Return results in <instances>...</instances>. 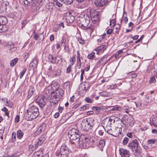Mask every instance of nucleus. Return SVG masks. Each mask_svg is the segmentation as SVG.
I'll return each instance as SVG.
<instances>
[{"mask_svg":"<svg viewBox=\"0 0 157 157\" xmlns=\"http://www.w3.org/2000/svg\"><path fill=\"white\" fill-rule=\"evenodd\" d=\"M45 138L43 136L40 137L39 139L37 144L35 145V147H37L38 146H41L45 140Z\"/></svg>","mask_w":157,"mask_h":157,"instance_id":"obj_20","label":"nucleus"},{"mask_svg":"<svg viewBox=\"0 0 157 157\" xmlns=\"http://www.w3.org/2000/svg\"><path fill=\"white\" fill-rule=\"evenodd\" d=\"M134 155L137 157H140L141 154V148H131Z\"/></svg>","mask_w":157,"mask_h":157,"instance_id":"obj_10","label":"nucleus"},{"mask_svg":"<svg viewBox=\"0 0 157 157\" xmlns=\"http://www.w3.org/2000/svg\"><path fill=\"white\" fill-rule=\"evenodd\" d=\"M7 23V18L4 16H0V24L5 25Z\"/></svg>","mask_w":157,"mask_h":157,"instance_id":"obj_21","label":"nucleus"},{"mask_svg":"<svg viewBox=\"0 0 157 157\" xmlns=\"http://www.w3.org/2000/svg\"><path fill=\"white\" fill-rule=\"evenodd\" d=\"M123 52L121 50L117 51L116 53L113 56V57H114L115 59H117L121 57V54Z\"/></svg>","mask_w":157,"mask_h":157,"instance_id":"obj_26","label":"nucleus"},{"mask_svg":"<svg viewBox=\"0 0 157 157\" xmlns=\"http://www.w3.org/2000/svg\"><path fill=\"white\" fill-rule=\"evenodd\" d=\"M68 135L70 140H76L79 137V131L77 129L72 128L68 132Z\"/></svg>","mask_w":157,"mask_h":157,"instance_id":"obj_5","label":"nucleus"},{"mask_svg":"<svg viewBox=\"0 0 157 157\" xmlns=\"http://www.w3.org/2000/svg\"><path fill=\"white\" fill-rule=\"evenodd\" d=\"M85 101L89 103H92L93 102V100L89 98H86L85 99Z\"/></svg>","mask_w":157,"mask_h":157,"instance_id":"obj_59","label":"nucleus"},{"mask_svg":"<svg viewBox=\"0 0 157 157\" xmlns=\"http://www.w3.org/2000/svg\"><path fill=\"white\" fill-rule=\"evenodd\" d=\"M33 0H24V4L25 5H28L31 3Z\"/></svg>","mask_w":157,"mask_h":157,"instance_id":"obj_54","label":"nucleus"},{"mask_svg":"<svg viewBox=\"0 0 157 157\" xmlns=\"http://www.w3.org/2000/svg\"><path fill=\"white\" fill-rule=\"evenodd\" d=\"M1 110L5 112L6 116H7L8 118L9 117V113L8 111V109L5 107H4L3 109H1Z\"/></svg>","mask_w":157,"mask_h":157,"instance_id":"obj_42","label":"nucleus"},{"mask_svg":"<svg viewBox=\"0 0 157 157\" xmlns=\"http://www.w3.org/2000/svg\"><path fill=\"white\" fill-rule=\"evenodd\" d=\"M71 67H72V65H69V66L67 68V71H66V72L67 73H69L70 72L71 70Z\"/></svg>","mask_w":157,"mask_h":157,"instance_id":"obj_62","label":"nucleus"},{"mask_svg":"<svg viewBox=\"0 0 157 157\" xmlns=\"http://www.w3.org/2000/svg\"><path fill=\"white\" fill-rule=\"evenodd\" d=\"M105 145V141L104 140H100L98 142V146L99 147H104Z\"/></svg>","mask_w":157,"mask_h":157,"instance_id":"obj_34","label":"nucleus"},{"mask_svg":"<svg viewBox=\"0 0 157 157\" xmlns=\"http://www.w3.org/2000/svg\"><path fill=\"white\" fill-rule=\"evenodd\" d=\"M27 117L28 120H32L36 118L39 115L38 109L36 106H33L29 107L27 110Z\"/></svg>","mask_w":157,"mask_h":157,"instance_id":"obj_2","label":"nucleus"},{"mask_svg":"<svg viewBox=\"0 0 157 157\" xmlns=\"http://www.w3.org/2000/svg\"><path fill=\"white\" fill-rule=\"evenodd\" d=\"M107 2V0H95L94 2L96 6L98 7H103Z\"/></svg>","mask_w":157,"mask_h":157,"instance_id":"obj_8","label":"nucleus"},{"mask_svg":"<svg viewBox=\"0 0 157 157\" xmlns=\"http://www.w3.org/2000/svg\"><path fill=\"white\" fill-rule=\"evenodd\" d=\"M81 81H82V80L83 78V75L84 74V70L83 69H82L81 70Z\"/></svg>","mask_w":157,"mask_h":157,"instance_id":"obj_56","label":"nucleus"},{"mask_svg":"<svg viewBox=\"0 0 157 157\" xmlns=\"http://www.w3.org/2000/svg\"><path fill=\"white\" fill-rule=\"evenodd\" d=\"M61 2H63L66 5H68L71 4L74 0H60Z\"/></svg>","mask_w":157,"mask_h":157,"instance_id":"obj_38","label":"nucleus"},{"mask_svg":"<svg viewBox=\"0 0 157 157\" xmlns=\"http://www.w3.org/2000/svg\"><path fill=\"white\" fill-rule=\"evenodd\" d=\"M104 129L102 128V129L98 130V135L100 136H102L104 133Z\"/></svg>","mask_w":157,"mask_h":157,"instance_id":"obj_52","label":"nucleus"},{"mask_svg":"<svg viewBox=\"0 0 157 157\" xmlns=\"http://www.w3.org/2000/svg\"><path fill=\"white\" fill-rule=\"evenodd\" d=\"M90 85L89 84V82H86L85 83L84 85L82 87V89L83 90H85V91H86L90 88Z\"/></svg>","mask_w":157,"mask_h":157,"instance_id":"obj_28","label":"nucleus"},{"mask_svg":"<svg viewBox=\"0 0 157 157\" xmlns=\"http://www.w3.org/2000/svg\"><path fill=\"white\" fill-rule=\"evenodd\" d=\"M77 23L80 27L83 28L84 29L87 30L92 33L95 28L94 25L91 23L90 24V18L87 14L83 15H81L78 17Z\"/></svg>","mask_w":157,"mask_h":157,"instance_id":"obj_1","label":"nucleus"},{"mask_svg":"<svg viewBox=\"0 0 157 157\" xmlns=\"http://www.w3.org/2000/svg\"><path fill=\"white\" fill-rule=\"evenodd\" d=\"M47 99L44 96H39L36 99V101L41 108H43L46 104Z\"/></svg>","mask_w":157,"mask_h":157,"instance_id":"obj_6","label":"nucleus"},{"mask_svg":"<svg viewBox=\"0 0 157 157\" xmlns=\"http://www.w3.org/2000/svg\"><path fill=\"white\" fill-rule=\"evenodd\" d=\"M63 59L62 58H60L58 56V59H57V63L59 64H61L63 62Z\"/></svg>","mask_w":157,"mask_h":157,"instance_id":"obj_50","label":"nucleus"},{"mask_svg":"<svg viewBox=\"0 0 157 157\" xmlns=\"http://www.w3.org/2000/svg\"><path fill=\"white\" fill-rule=\"evenodd\" d=\"M134 25L132 22H130L128 24V27H131V29H128V32H130L132 30V28L134 27Z\"/></svg>","mask_w":157,"mask_h":157,"instance_id":"obj_46","label":"nucleus"},{"mask_svg":"<svg viewBox=\"0 0 157 157\" xmlns=\"http://www.w3.org/2000/svg\"><path fill=\"white\" fill-rule=\"evenodd\" d=\"M6 47L8 49L10 52H15L17 49L16 48L14 47V45L12 43L7 44Z\"/></svg>","mask_w":157,"mask_h":157,"instance_id":"obj_14","label":"nucleus"},{"mask_svg":"<svg viewBox=\"0 0 157 157\" xmlns=\"http://www.w3.org/2000/svg\"><path fill=\"white\" fill-rule=\"evenodd\" d=\"M54 6V4L53 3L49 2L47 4L46 6V8L48 10H52Z\"/></svg>","mask_w":157,"mask_h":157,"instance_id":"obj_30","label":"nucleus"},{"mask_svg":"<svg viewBox=\"0 0 157 157\" xmlns=\"http://www.w3.org/2000/svg\"><path fill=\"white\" fill-rule=\"evenodd\" d=\"M46 127V125L45 124H43L38 129V132H42L44 131Z\"/></svg>","mask_w":157,"mask_h":157,"instance_id":"obj_35","label":"nucleus"},{"mask_svg":"<svg viewBox=\"0 0 157 157\" xmlns=\"http://www.w3.org/2000/svg\"><path fill=\"white\" fill-rule=\"evenodd\" d=\"M69 151L68 149L67 148H60L59 154L58 155H59L60 154H67V152Z\"/></svg>","mask_w":157,"mask_h":157,"instance_id":"obj_22","label":"nucleus"},{"mask_svg":"<svg viewBox=\"0 0 157 157\" xmlns=\"http://www.w3.org/2000/svg\"><path fill=\"white\" fill-rule=\"evenodd\" d=\"M115 23V20L114 19H113L112 20L110 21V25L111 26H113Z\"/></svg>","mask_w":157,"mask_h":157,"instance_id":"obj_51","label":"nucleus"},{"mask_svg":"<svg viewBox=\"0 0 157 157\" xmlns=\"http://www.w3.org/2000/svg\"><path fill=\"white\" fill-rule=\"evenodd\" d=\"M35 91V89L33 87H31L29 89L28 97L30 98L33 94Z\"/></svg>","mask_w":157,"mask_h":157,"instance_id":"obj_25","label":"nucleus"},{"mask_svg":"<svg viewBox=\"0 0 157 157\" xmlns=\"http://www.w3.org/2000/svg\"><path fill=\"white\" fill-rule=\"evenodd\" d=\"M4 101L6 102V103H5L6 106L10 107H12L13 106V103L10 101L8 100L7 98H5Z\"/></svg>","mask_w":157,"mask_h":157,"instance_id":"obj_29","label":"nucleus"},{"mask_svg":"<svg viewBox=\"0 0 157 157\" xmlns=\"http://www.w3.org/2000/svg\"><path fill=\"white\" fill-rule=\"evenodd\" d=\"M24 135L23 132L21 130H19L17 132V136L18 139H22Z\"/></svg>","mask_w":157,"mask_h":157,"instance_id":"obj_24","label":"nucleus"},{"mask_svg":"<svg viewBox=\"0 0 157 157\" xmlns=\"http://www.w3.org/2000/svg\"><path fill=\"white\" fill-rule=\"evenodd\" d=\"M119 152L121 157H128V151L126 149L121 148L119 149Z\"/></svg>","mask_w":157,"mask_h":157,"instance_id":"obj_16","label":"nucleus"},{"mask_svg":"<svg viewBox=\"0 0 157 157\" xmlns=\"http://www.w3.org/2000/svg\"><path fill=\"white\" fill-rule=\"evenodd\" d=\"M127 13L125 12H124L122 20H121V22L122 23H124L126 24L128 21V18L127 17Z\"/></svg>","mask_w":157,"mask_h":157,"instance_id":"obj_23","label":"nucleus"},{"mask_svg":"<svg viewBox=\"0 0 157 157\" xmlns=\"http://www.w3.org/2000/svg\"><path fill=\"white\" fill-rule=\"evenodd\" d=\"M107 48V46L106 45H102L96 48L95 50L97 52V54L98 55L103 52Z\"/></svg>","mask_w":157,"mask_h":157,"instance_id":"obj_9","label":"nucleus"},{"mask_svg":"<svg viewBox=\"0 0 157 157\" xmlns=\"http://www.w3.org/2000/svg\"><path fill=\"white\" fill-rule=\"evenodd\" d=\"M55 76H58L61 74V70L59 69H58L56 71L55 73H54Z\"/></svg>","mask_w":157,"mask_h":157,"instance_id":"obj_47","label":"nucleus"},{"mask_svg":"<svg viewBox=\"0 0 157 157\" xmlns=\"http://www.w3.org/2000/svg\"><path fill=\"white\" fill-rule=\"evenodd\" d=\"M78 41L80 44H84L85 43V40L82 39V38H79L78 39Z\"/></svg>","mask_w":157,"mask_h":157,"instance_id":"obj_55","label":"nucleus"},{"mask_svg":"<svg viewBox=\"0 0 157 157\" xmlns=\"http://www.w3.org/2000/svg\"><path fill=\"white\" fill-rule=\"evenodd\" d=\"M99 94L101 96L104 97H107L109 95V94L105 91H103L100 92Z\"/></svg>","mask_w":157,"mask_h":157,"instance_id":"obj_36","label":"nucleus"},{"mask_svg":"<svg viewBox=\"0 0 157 157\" xmlns=\"http://www.w3.org/2000/svg\"><path fill=\"white\" fill-rule=\"evenodd\" d=\"M20 121V116L19 115H17L16 116L15 118V122L16 123H18Z\"/></svg>","mask_w":157,"mask_h":157,"instance_id":"obj_61","label":"nucleus"},{"mask_svg":"<svg viewBox=\"0 0 157 157\" xmlns=\"http://www.w3.org/2000/svg\"><path fill=\"white\" fill-rule=\"evenodd\" d=\"M59 85L57 83L54 82L52 84L51 86L49 87V88L51 87L52 89V90H51L50 92L51 93L53 92L54 91H55L56 90L59 89Z\"/></svg>","mask_w":157,"mask_h":157,"instance_id":"obj_15","label":"nucleus"},{"mask_svg":"<svg viewBox=\"0 0 157 157\" xmlns=\"http://www.w3.org/2000/svg\"><path fill=\"white\" fill-rule=\"evenodd\" d=\"M129 105L128 107H129L130 109H134L135 107L137 106L136 103L134 101H131L129 102Z\"/></svg>","mask_w":157,"mask_h":157,"instance_id":"obj_33","label":"nucleus"},{"mask_svg":"<svg viewBox=\"0 0 157 157\" xmlns=\"http://www.w3.org/2000/svg\"><path fill=\"white\" fill-rule=\"evenodd\" d=\"M105 59V57H102L101 59L99 60L98 62L100 63L101 64H103L104 63L103 61Z\"/></svg>","mask_w":157,"mask_h":157,"instance_id":"obj_58","label":"nucleus"},{"mask_svg":"<svg viewBox=\"0 0 157 157\" xmlns=\"http://www.w3.org/2000/svg\"><path fill=\"white\" fill-rule=\"evenodd\" d=\"M37 59L36 58H34L33 59V61L30 63V65L32 67H37Z\"/></svg>","mask_w":157,"mask_h":157,"instance_id":"obj_32","label":"nucleus"},{"mask_svg":"<svg viewBox=\"0 0 157 157\" xmlns=\"http://www.w3.org/2000/svg\"><path fill=\"white\" fill-rule=\"evenodd\" d=\"M93 119L90 118L84 119L81 124L82 129L83 130L85 131H88L93 126Z\"/></svg>","mask_w":157,"mask_h":157,"instance_id":"obj_4","label":"nucleus"},{"mask_svg":"<svg viewBox=\"0 0 157 157\" xmlns=\"http://www.w3.org/2000/svg\"><path fill=\"white\" fill-rule=\"evenodd\" d=\"M58 56H56L54 58L52 55H49L48 56L49 61L53 63L56 62L57 59H58Z\"/></svg>","mask_w":157,"mask_h":157,"instance_id":"obj_17","label":"nucleus"},{"mask_svg":"<svg viewBox=\"0 0 157 157\" xmlns=\"http://www.w3.org/2000/svg\"><path fill=\"white\" fill-rule=\"evenodd\" d=\"M95 53L94 52H93L89 54L88 56H87V58L88 59H93L94 57H95Z\"/></svg>","mask_w":157,"mask_h":157,"instance_id":"obj_43","label":"nucleus"},{"mask_svg":"<svg viewBox=\"0 0 157 157\" xmlns=\"http://www.w3.org/2000/svg\"><path fill=\"white\" fill-rule=\"evenodd\" d=\"M18 61V59L16 58L13 59L10 63V65L11 67H13L17 63Z\"/></svg>","mask_w":157,"mask_h":157,"instance_id":"obj_37","label":"nucleus"},{"mask_svg":"<svg viewBox=\"0 0 157 157\" xmlns=\"http://www.w3.org/2000/svg\"><path fill=\"white\" fill-rule=\"evenodd\" d=\"M128 119H129V125L131 126H132L134 124V120L133 118L130 115H128Z\"/></svg>","mask_w":157,"mask_h":157,"instance_id":"obj_27","label":"nucleus"},{"mask_svg":"<svg viewBox=\"0 0 157 157\" xmlns=\"http://www.w3.org/2000/svg\"><path fill=\"white\" fill-rule=\"evenodd\" d=\"M119 28H120L119 26L118 25H117L115 27H114V28H113V30H115V32L116 33H117L119 31Z\"/></svg>","mask_w":157,"mask_h":157,"instance_id":"obj_64","label":"nucleus"},{"mask_svg":"<svg viewBox=\"0 0 157 157\" xmlns=\"http://www.w3.org/2000/svg\"><path fill=\"white\" fill-rule=\"evenodd\" d=\"M113 111H120L121 110V108L120 107L118 106H113Z\"/></svg>","mask_w":157,"mask_h":157,"instance_id":"obj_49","label":"nucleus"},{"mask_svg":"<svg viewBox=\"0 0 157 157\" xmlns=\"http://www.w3.org/2000/svg\"><path fill=\"white\" fill-rule=\"evenodd\" d=\"M16 140V133L15 132H13L12 133V138L11 141L12 143L14 142Z\"/></svg>","mask_w":157,"mask_h":157,"instance_id":"obj_40","label":"nucleus"},{"mask_svg":"<svg viewBox=\"0 0 157 157\" xmlns=\"http://www.w3.org/2000/svg\"><path fill=\"white\" fill-rule=\"evenodd\" d=\"M153 121L154 122L153 124L154 125L157 126V116L153 119Z\"/></svg>","mask_w":157,"mask_h":157,"instance_id":"obj_57","label":"nucleus"},{"mask_svg":"<svg viewBox=\"0 0 157 157\" xmlns=\"http://www.w3.org/2000/svg\"><path fill=\"white\" fill-rule=\"evenodd\" d=\"M156 143H157V139H155L149 140L147 141V144H156Z\"/></svg>","mask_w":157,"mask_h":157,"instance_id":"obj_39","label":"nucleus"},{"mask_svg":"<svg viewBox=\"0 0 157 157\" xmlns=\"http://www.w3.org/2000/svg\"><path fill=\"white\" fill-rule=\"evenodd\" d=\"M33 35L34 39L36 40L39 39L40 42L43 41L44 39L43 33H42L39 35H37L35 32H34Z\"/></svg>","mask_w":157,"mask_h":157,"instance_id":"obj_12","label":"nucleus"},{"mask_svg":"<svg viewBox=\"0 0 157 157\" xmlns=\"http://www.w3.org/2000/svg\"><path fill=\"white\" fill-rule=\"evenodd\" d=\"M138 68H135L133 71L128 73V77L129 78H135L137 77V74L134 72V71L137 70Z\"/></svg>","mask_w":157,"mask_h":157,"instance_id":"obj_18","label":"nucleus"},{"mask_svg":"<svg viewBox=\"0 0 157 157\" xmlns=\"http://www.w3.org/2000/svg\"><path fill=\"white\" fill-rule=\"evenodd\" d=\"M27 71V69L26 68H24L22 71L20 73V78L21 79L23 77V75H24L25 73Z\"/></svg>","mask_w":157,"mask_h":157,"instance_id":"obj_45","label":"nucleus"},{"mask_svg":"<svg viewBox=\"0 0 157 157\" xmlns=\"http://www.w3.org/2000/svg\"><path fill=\"white\" fill-rule=\"evenodd\" d=\"M156 82V80H155V78L154 77H152L150 81H149V83H154L155 82Z\"/></svg>","mask_w":157,"mask_h":157,"instance_id":"obj_53","label":"nucleus"},{"mask_svg":"<svg viewBox=\"0 0 157 157\" xmlns=\"http://www.w3.org/2000/svg\"><path fill=\"white\" fill-rule=\"evenodd\" d=\"M54 3V5L57 6L59 7H61L62 6V5L60 2H59L58 0H53Z\"/></svg>","mask_w":157,"mask_h":157,"instance_id":"obj_44","label":"nucleus"},{"mask_svg":"<svg viewBox=\"0 0 157 157\" xmlns=\"http://www.w3.org/2000/svg\"><path fill=\"white\" fill-rule=\"evenodd\" d=\"M90 16L92 18V21L91 23L95 25L94 23H96L99 21V16L97 13H96L94 14L91 13Z\"/></svg>","mask_w":157,"mask_h":157,"instance_id":"obj_13","label":"nucleus"},{"mask_svg":"<svg viewBox=\"0 0 157 157\" xmlns=\"http://www.w3.org/2000/svg\"><path fill=\"white\" fill-rule=\"evenodd\" d=\"M63 94V90L61 89H59L56 90L55 93H52L50 100L52 103L56 104L62 98Z\"/></svg>","mask_w":157,"mask_h":157,"instance_id":"obj_3","label":"nucleus"},{"mask_svg":"<svg viewBox=\"0 0 157 157\" xmlns=\"http://www.w3.org/2000/svg\"><path fill=\"white\" fill-rule=\"evenodd\" d=\"M81 105V103H80L76 104L73 106V108L74 109H76L78 107H79Z\"/></svg>","mask_w":157,"mask_h":157,"instance_id":"obj_63","label":"nucleus"},{"mask_svg":"<svg viewBox=\"0 0 157 157\" xmlns=\"http://www.w3.org/2000/svg\"><path fill=\"white\" fill-rule=\"evenodd\" d=\"M75 56H73L72 57H71L70 60V62L71 63V64L72 66L74 64L75 62Z\"/></svg>","mask_w":157,"mask_h":157,"instance_id":"obj_48","label":"nucleus"},{"mask_svg":"<svg viewBox=\"0 0 157 157\" xmlns=\"http://www.w3.org/2000/svg\"><path fill=\"white\" fill-rule=\"evenodd\" d=\"M138 141L135 140H133L131 143L129 144L128 147H138Z\"/></svg>","mask_w":157,"mask_h":157,"instance_id":"obj_19","label":"nucleus"},{"mask_svg":"<svg viewBox=\"0 0 157 157\" xmlns=\"http://www.w3.org/2000/svg\"><path fill=\"white\" fill-rule=\"evenodd\" d=\"M113 120V122L114 123L115 120L112 118H110L109 120V121H105L104 123V126L103 127V128L106 131L107 129H109L110 128H111L110 126V121L111 122Z\"/></svg>","mask_w":157,"mask_h":157,"instance_id":"obj_11","label":"nucleus"},{"mask_svg":"<svg viewBox=\"0 0 157 157\" xmlns=\"http://www.w3.org/2000/svg\"><path fill=\"white\" fill-rule=\"evenodd\" d=\"M128 143V138L127 137H125L123 141L122 144L123 145H125L127 144Z\"/></svg>","mask_w":157,"mask_h":157,"instance_id":"obj_60","label":"nucleus"},{"mask_svg":"<svg viewBox=\"0 0 157 157\" xmlns=\"http://www.w3.org/2000/svg\"><path fill=\"white\" fill-rule=\"evenodd\" d=\"M42 1V0H35V1L32 4V6L34 7L37 6L39 4V3Z\"/></svg>","mask_w":157,"mask_h":157,"instance_id":"obj_41","label":"nucleus"},{"mask_svg":"<svg viewBox=\"0 0 157 157\" xmlns=\"http://www.w3.org/2000/svg\"><path fill=\"white\" fill-rule=\"evenodd\" d=\"M65 21L67 24L72 23L74 21V17L69 13L66 14L65 17Z\"/></svg>","mask_w":157,"mask_h":157,"instance_id":"obj_7","label":"nucleus"},{"mask_svg":"<svg viewBox=\"0 0 157 157\" xmlns=\"http://www.w3.org/2000/svg\"><path fill=\"white\" fill-rule=\"evenodd\" d=\"M77 63L78 64H79V63H81V60L83 59L81 57L79 51L78 50L77 52Z\"/></svg>","mask_w":157,"mask_h":157,"instance_id":"obj_31","label":"nucleus"}]
</instances>
